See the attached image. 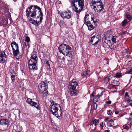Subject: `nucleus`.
Listing matches in <instances>:
<instances>
[{"label":"nucleus","instance_id":"f257e3e1","mask_svg":"<svg viewBox=\"0 0 132 132\" xmlns=\"http://www.w3.org/2000/svg\"><path fill=\"white\" fill-rule=\"evenodd\" d=\"M26 15L34 18L39 14V16H43V13L40 8L37 5H31L26 10Z\"/></svg>","mask_w":132,"mask_h":132},{"label":"nucleus","instance_id":"f03ea898","mask_svg":"<svg viewBox=\"0 0 132 132\" xmlns=\"http://www.w3.org/2000/svg\"><path fill=\"white\" fill-rule=\"evenodd\" d=\"M84 0H73L71 3L73 10L79 14L84 8Z\"/></svg>","mask_w":132,"mask_h":132},{"label":"nucleus","instance_id":"7ed1b4c3","mask_svg":"<svg viewBox=\"0 0 132 132\" xmlns=\"http://www.w3.org/2000/svg\"><path fill=\"white\" fill-rule=\"evenodd\" d=\"M90 5L95 12H100L104 10L103 5L101 0H94L90 2Z\"/></svg>","mask_w":132,"mask_h":132},{"label":"nucleus","instance_id":"20e7f679","mask_svg":"<svg viewBox=\"0 0 132 132\" xmlns=\"http://www.w3.org/2000/svg\"><path fill=\"white\" fill-rule=\"evenodd\" d=\"M38 58L36 52H33L28 61V66L29 69L32 70H36L37 69L36 65Z\"/></svg>","mask_w":132,"mask_h":132},{"label":"nucleus","instance_id":"39448f33","mask_svg":"<svg viewBox=\"0 0 132 132\" xmlns=\"http://www.w3.org/2000/svg\"><path fill=\"white\" fill-rule=\"evenodd\" d=\"M38 91L40 94L43 95L44 97H46L48 94L47 90V83L46 81H42L38 85Z\"/></svg>","mask_w":132,"mask_h":132},{"label":"nucleus","instance_id":"423d86ee","mask_svg":"<svg viewBox=\"0 0 132 132\" xmlns=\"http://www.w3.org/2000/svg\"><path fill=\"white\" fill-rule=\"evenodd\" d=\"M58 48L60 52L64 55H68L69 56L70 55L72 48L69 45L62 44L59 46Z\"/></svg>","mask_w":132,"mask_h":132},{"label":"nucleus","instance_id":"0eeeda50","mask_svg":"<svg viewBox=\"0 0 132 132\" xmlns=\"http://www.w3.org/2000/svg\"><path fill=\"white\" fill-rule=\"evenodd\" d=\"M78 85L77 82H70L69 86L70 92V95L71 96H76L77 95L78 92L77 89Z\"/></svg>","mask_w":132,"mask_h":132},{"label":"nucleus","instance_id":"6e6552de","mask_svg":"<svg viewBox=\"0 0 132 132\" xmlns=\"http://www.w3.org/2000/svg\"><path fill=\"white\" fill-rule=\"evenodd\" d=\"M11 46L12 47L13 53L15 57L17 59H19L21 57L18 45L15 42L11 43Z\"/></svg>","mask_w":132,"mask_h":132},{"label":"nucleus","instance_id":"1a4fd4ad","mask_svg":"<svg viewBox=\"0 0 132 132\" xmlns=\"http://www.w3.org/2000/svg\"><path fill=\"white\" fill-rule=\"evenodd\" d=\"M51 107L50 108V110L52 114L56 116L57 118H59L61 116L62 112H60L59 113H58V111L59 110L58 107H60L59 105H58L57 103H53L52 105H51Z\"/></svg>","mask_w":132,"mask_h":132},{"label":"nucleus","instance_id":"9d476101","mask_svg":"<svg viewBox=\"0 0 132 132\" xmlns=\"http://www.w3.org/2000/svg\"><path fill=\"white\" fill-rule=\"evenodd\" d=\"M91 18L92 21L93 19L91 15L86 14L85 16L84 19V21L85 23H87V26L88 27V30H91L94 28V27L92 24H90V21H89V18Z\"/></svg>","mask_w":132,"mask_h":132},{"label":"nucleus","instance_id":"9b49d317","mask_svg":"<svg viewBox=\"0 0 132 132\" xmlns=\"http://www.w3.org/2000/svg\"><path fill=\"white\" fill-rule=\"evenodd\" d=\"M26 102L27 103L29 104L31 106H34L38 110H39L40 108L39 106V104L38 103L34 102L32 101V99L28 98Z\"/></svg>","mask_w":132,"mask_h":132},{"label":"nucleus","instance_id":"f8f14e48","mask_svg":"<svg viewBox=\"0 0 132 132\" xmlns=\"http://www.w3.org/2000/svg\"><path fill=\"white\" fill-rule=\"evenodd\" d=\"M7 55L5 52H0V63H3L7 60Z\"/></svg>","mask_w":132,"mask_h":132},{"label":"nucleus","instance_id":"ddd939ff","mask_svg":"<svg viewBox=\"0 0 132 132\" xmlns=\"http://www.w3.org/2000/svg\"><path fill=\"white\" fill-rule=\"evenodd\" d=\"M43 19V17L42 16H40L39 19V21L35 20L33 19L32 18H30L29 20V21L30 22V23L36 26H38L40 24Z\"/></svg>","mask_w":132,"mask_h":132},{"label":"nucleus","instance_id":"4468645a","mask_svg":"<svg viewBox=\"0 0 132 132\" xmlns=\"http://www.w3.org/2000/svg\"><path fill=\"white\" fill-rule=\"evenodd\" d=\"M60 15L61 17L63 19H69L71 17V14L69 11L62 12L61 13Z\"/></svg>","mask_w":132,"mask_h":132},{"label":"nucleus","instance_id":"2eb2a0df","mask_svg":"<svg viewBox=\"0 0 132 132\" xmlns=\"http://www.w3.org/2000/svg\"><path fill=\"white\" fill-rule=\"evenodd\" d=\"M99 38L96 36H93L91 38L89 43H92V45H95L97 44L99 42Z\"/></svg>","mask_w":132,"mask_h":132},{"label":"nucleus","instance_id":"dca6fc26","mask_svg":"<svg viewBox=\"0 0 132 132\" xmlns=\"http://www.w3.org/2000/svg\"><path fill=\"white\" fill-rule=\"evenodd\" d=\"M1 125L6 126V129H7L10 125V121L6 119H1Z\"/></svg>","mask_w":132,"mask_h":132},{"label":"nucleus","instance_id":"f3484780","mask_svg":"<svg viewBox=\"0 0 132 132\" xmlns=\"http://www.w3.org/2000/svg\"><path fill=\"white\" fill-rule=\"evenodd\" d=\"M11 76L12 82H13L15 81V80L17 78V75L14 71H12L11 72Z\"/></svg>","mask_w":132,"mask_h":132},{"label":"nucleus","instance_id":"a211bd4d","mask_svg":"<svg viewBox=\"0 0 132 132\" xmlns=\"http://www.w3.org/2000/svg\"><path fill=\"white\" fill-rule=\"evenodd\" d=\"M114 120L115 119H113L110 120L108 123V125L109 127H111L113 126L114 125Z\"/></svg>","mask_w":132,"mask_h":132},{"label":"nucleus","instance_id":"6ab92c4d","mask_svg":"<svg viewBox=\"0 0 132 132\" xmlns=\"http://www.w3.org/2000/svg\"><path fill=\"white\" fill-rule=\"evenodd\" d=\"M89 71L88 69L86 70L85 71L81 73V76L83 77L86 76L88 75L89 73Z\"/></svg>","mask_w":132,"mask_h":132},{"label":"nucleus","instance_id":"aec40b11","mask_svg":"<svg viewBox=\"0 0 132 132\" xmlns=\"http://www.w3.org/2000/svg\"><path fill=\"white\" fill-rule=\"evenodd\" d=\"M101 96V95H100L99 94H98L96 95L94 99V102H97L98 101L97 100Z\"/></svg>","mask_w":132,"mask_h":132},{"label":"nucleus","instance_id":"412c9836","mask_svg":"<svg viewBox=\"0 0 132 132\" xmlns=\"http://www.w3.org/2000/svg\"><path fill=\"white\" fill-rule=\"evenodd\" d=\"M125 19H127V20L129 22L132 19V17L130 15H125Z\"/></svg>","mask_w":132,"mask_h":132},{"label":"nucleus","instance_id":"4be33fe9","mask_svg":"<svg viewBox=\"0 0 132 132\" xmlns=\"http://www.w3.org/2000/svg\"><path fill=\"white\" fill-rule=\"evenodd\" d=\"M45 65L47 68V69L50 70L51 69V67L50 64L49 63V62L48 61H47L45 64Z\"/></svg>","mask_w":132,"mask_h":132},{"label":"nucleus","instance_id":"5701e85b","mask_svg":"<svg viewBox=\"0 0 132 132\" xmlns=\"http://www.w3.org/2000/svg\"><path fill=\"white\" fill-rule=\"evenodd\" d=\"M129 22L127 19H125L122 22V25L124 26L126 25V24Z\"/></svg>","mask_w":132,"mask_h":132},{"label":"nucleus","instance_id":"b1692460","mask_svg":"<svg viewBox=\"0 0 132 132\" xmlns=\"http://www.w3.org/2000/svg\"><path fill=\"white\" fill-rule=\"evenodd\" d=\"M93 122L94 125L96 126L97 125L98 123V121L97 120L95 119L93 120Z\"/></svg>","mask_w":132,"mask_h":132},{"label":"nucleus","instance_id":"393cba45","mask_svg":"<svg viewBox=\"0 0 132 132\" xmlns=\"http://www.w3.org/2000/svg\"><path fill=\"white\" fill-rule=\"evenodd\" d=\"M122 76L121 73H118L116 74L115 77L117 78H119L121 77Z\"/></svg>","mask_w":132,"mask_h":132},{"label":"nucleus","instance_id":"a878e982","mask_svg":"<svg viewBox=\"0 0 132 132\" xmlns=\"http://www.w3.org/2000/svg\"><path fill=\"white\" fill-rule=\"evenodd\" d=\"M117 38V37L116 36L113 37L111 39V40H112V42L113 43H116V38Z\"/></svg>","mask_w":132,"mask_h":132},{"label":"nucleus","instance_id":"bb28decb","mask_svg":"<svg viewBox=\"0 0 132 132\" xmlns=\"http://www.w3.org/2000/svg\"><path fill=\"white\" fill-rule=\"evenodd\" d=\"M130 53L128 51H126V54L125 55H126V56H125V57L126 58H127L128 57L130 56Z\"/></svg>","mask_w":132,"mask_h":132},{"label":"nucleus","instance_id":"cd10ccee","mask_svg":"<svg viewBox=\"0 0 132 132\" xmlns=\"http://www.w3.org/2000/svg\"><path fill=\"white\" fill-rule=\"evenodd\" d=\"M96 102H95L94 103V104L93 105V108L94 110H96L97 109V104L96 103Z\"/></svg>","mask_w":132,"mask_h":132},{"label":"nucleus","instance_id":"c85d7f7f","mask_svg":"<svg viewBox=\"0 0 132 132\" xmlns=\"http://www.w3.org/2000/svg\"><path fill=\"white\" fill-rule=\"evenodd\" d=\"M30 39L29 37H26V39H25V41L26 42L28 43H28L30 41Z\"/></svg>","mask_w":132,"mask_h":132},{"label":"nucleus","instance_id":"c756f323","mask_svg":"<svg viewBox=\"0 0 132 132\" xmlns=\"http://www.w3.org/2000/svg\"><path fill=\"white\" fill-rule=\"evenodd\" d=\"M127 73L132 74V68L128 71Z\"/></svg>","mask_w":132,"mask_h":132},{"label":"nucleus","instance_id":"7c9ffc66","mask_svg":"<svg viewBox=\"0 0 132 132\" xmlns=\"http://www.w3.org/2000/svg\"><path fill=\"white\" fill-rule=\"evenodd\" d=\"M112 112V111L111 110H109L108 111L107 114L108 115H110L111 114Z\"/></svg>","mask_w":132,"mask_h":132},{"label":"nucleus","instance_id":"2f4dec72","mask_svg":"<svg viewBox=\"0 0 132 132\" xmlns=\"http://www.w3.org/2000/svg\"><path fill=\"white\" fill-rule=\"evenodd\" d=\"M122 127L124 129H126L127 128L128 126L126 124L125 125H124Z\"/></svg>","mask_w":132,"mask_h":132},{"label":"nucleus","instance_id":"473e14b6","mask_svg":"<svg viewBox=\"0 0 132 132\" xmlns=\"http://www.w3.org/2000/svg\"><path fill=\"white\" fill-rule=\"evenodd\" d=\"M105 103L106 104H110L111 103V102L110 101H106V102Z\"/></svg>","mask_w":132,"mask_h":132},{"label":"nucleus","instance_id":"72a5a7b5","mask_svg":"<svg viewBox=\"0 0 132 132\" xmlns=\"http://www.w3.org/2000/svg\"><path fill=\"white\" fill-rule=\"evenodd\" d=\"M60 24H62L63 26L65 25L63 21H60Z\"/></svg>","mask_w":132,"mask_h":132},{"label":"nucleus","instance_id":"f704fd0d","mask_svg":"<svg viewBox=\"0 0 132 132\" xmlns=\"http://www.w3.org/2000/svg\"><path fill=\"white\" fill-rule=\"evenodd\" d=\"M127 102L129 104L130 103H132V100H131L130 99L128 100L127 101Z\"/></svg>","mask_w":132,"mask_h":132},{"label":"nucleus","instance_id":"c9c22d12","mask_svg":"<svg viewBox=\"0 0 132 132\" xmlns=\"http://www.w3.org/2000/svg\"><path fill=\"white\" fill-rule=\"evenodd\" d=\"M129 97V95H128V92H126L125 93V96Z\"/></svg>","mask_w":132,"mask_h":132},{"label":"nucleus","instance_id":"e433bc0d","mask_svg":"<svg viewBox=\"0 0 132 132\" xmlns=\"http://www.w3.org/2000/svg\"><path fill=\"white\" fill-rule=\"evenodd\" d=\"M95 95V93H94V92H93L91 94V96H92L93 97H94V96Z\"/></svg>","mask_w":132,"mask_h":132},{"label":"nucleus","instance_id":"4c0bfd02","mask_svg":"<svg viewBox=\"0 0 132 132\" xmlns=\"http://www.w3.org/2000/svg\"><path fill=\"white\" fill-rule=\"evenodd\" d=\"M119 112V111H116L115 112V113L116 114H118Z\"/></svg>","mask_w":132,"mask_h":132},{"label":"nucleus","instance_id":"58836bf2","mask_svg":"<svg viewBox=\"0 0 132 132\" xmlns=\"http://www.w3.org/2000/svg\"><path fill=\"white\" fill-rule=\"evenodd\" d=\"M102 127H105V124H104L103 123V122H102Z\"/></svg>","mask_w":132,"mask_h":132},{"label":"nucleus","instance_id":"ea45409f","mask_svg":"<svg viewBox=\"0 0 132 132\" xmlns=\"http://www.w3.org/2000/svg\"><path fill=\"white\" fill-rule=\"evenodd\" d=\"M105 132H110V131L109 130H107L105 131Z\"/></svg>","mask_w":132,"mask_h":132},{"label":"nucleus","instance_id":"a19ab883","mask_svg":"<svg viewBox=\"0 0 132 132\" xmlns=\"http://www.w3.org/2000/svg\"><path fill=\"white\" fill-rule=\"evenodd\" d=\"M104 92V91H103L100 94V95H101V96H102V95L103 94V93Z\"/></svg>","mask_w":132,"mask_h":132},{"label":"nucleus","instance_id":"79ce46f5","mask_svg":"<svg viewBox=\"0 0 132 132\" xmlns=\"http://www.w3.org/2000/svg\"><path fill=\"white\" fill-rule=\"evenodd\" d=\"M65 59V58H64V57H63L62 58V60H64Z\"/></svg>","mask_w":132,"mask_h":132},{"label":"nucleus","instance_id":"37998d69","mask_svg":"<svg viewBox=\"0 0 132 132\" xmlns=\"http://www.w3.org/2000/svg\"><path fill=\"white\" fill-rule=\"evenodd\" d=\"M108 119V118H106V119H104V120H105V121H106V120H107Z\"/></svg>","mask_w":132,"mask_h":132},{"label":"nucleus","instance_id":"c03bdc74","mask_svg":"<svg viewBox=\"0 0 132 132\" xmlns=\"http://www.w3.org/2000/svg\"><path fill=\"white\" fill-rule=\"evenodd\" d=\"M0 125H1V119H0Z\"/></svg>","mask_w":132,"mask_h":132},{"label":"nucleus","instance_id":"a18cd8bd","mask_svg":"<svg viewBox=\"0 0 132 132\" xmlns=\"http://www.w3.org/2000/svg\"><path fill=\"white\" fill-rule=\"evenodd\" d=\"M130 116H132V113H131L130 114Z\"/></svg>","mask_w":132,"mask_h":132},{"label":"nucleus","instance_id":"49530a36","mask_svg":"<svg viewBox=\"0 0 132 132\" xmlns=\"http://www.w3.org/2000/svg\"><path fill=\"white\" fill-rule=\"evenodd\" d=\"M109 41L110 42H111V40H109Z\"/></svg>","mask_w":132,"mask_h":132},{"label":"nucleus","instance_id":"de8ad7c7","mask_svg":"<svg viewBox=\"0 0 132 132\" xmlns=\"http://www.w3.org/2000/svg\"><path fill=\"white\" fill-rule=\"evenodd\" d=\"M93 22H94V23H95V21H93Z\"/></svg>","mask_w":132,"mask_h":132},{"label":"nucleus","instance_id":"09e8293b","mask_svg":"<svg viewBox=\"0 0 132 132\" xmlns=\"http://www.w3.org/2000/svg\"><path fill=\"white\" fill-rule=\"evenodd\" d=\"M125 34V33H123V34Z\"/></svg>","mask_w":132,"mask_h":132},{"label":"nucleus","instance_id":"8fccbe9b","mask_svg":"<svg viewBox=\"0 0 132 132\" xmlns=\"http://www.w3.org/2000/svg\"><path fill=\"white\" fill-rule=\"evenodd\" d=\"M131 78H132V76H131Z\"/></svg>","mask_w":132,"mask_h":132},{"label":"nucleus","instance_id":"3c124183","mask_svg":"<svg viewBox=\"0 0 132 132\" xmlns=\"http://www.w3.org/2000/svg\"><path fill=\"white\" fill-rule=\"evenodd\" d=\"M131 118H132V117H131Z\"/></svg>","mask_w":132,"mask_h":132}]
</instances>
